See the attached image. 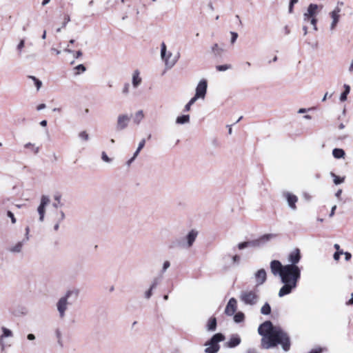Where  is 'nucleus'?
Returning a JSON list of instances; mask_svg holds the SVG:
<instances>
[{
    "instance_id": "28",
    "label": "nucleus",
    "mask_w": 353,
    "mask_h": 353,
    "mask_svg": "<svg viewBox=\"0 0 353 353\" xmlns=\"http://www.w3.org/2000/svg\"><path fill=\"white\" fill-rule=\"evenodd\" d=\"M28 79L32 80L33 83H34V85L36 86L37 88V90H39V89L41 88L42 86V82L41 81H40L39 79L36 78L34 76H28Z\"/></svg>"
},
{
    "instance_id": "60",
    "label": "nucleus",
    "mask_w": 353,
    "mask_h": 353,
    "mask_svg": "<svg viewBox=\"0 0 353 353\" xmlns=\"http://www.w3.org/2000/svg\"><path fill=\"white\" fill-rule=\"evenodd\" d=\"M322 349L321 348H317L312 350L309 353H321Z\"/></svg>"
},
{
    "instance_id": "41",
    "label": "nucleus",
    "mask_w": 353,
    "mask_h": 353,
    "mask_svg": "<svg viewBox=\"0 0 353 353\" xmlns=\"http://www.w3.org/2000/svg\"><path fill=\"white\" fill-rule=\"evenodd\" d=\"M170 266V263L168 261H165L163 264L162 273H164Z\"/></svg>"
},
{
    "instance_id": "34",
    "label": "nucleus",
    "mask_w": 353,
    "mask_h": 353,
    "mask_svg": "<svg viewBox=\"0 0 353 353\" xmlns=\"http://www.w3.org/2000/svg\"><path fill=\"white\" fill-rule=\"evenodd\" d=\"M244 319V314L242 312L236 313L234 316V320L236 323H241Z\"/></svg>"
},
{
    "instance_id": "21",
    "label": "nucleus",
    "mask_w": 353,
    "mask_h": 353,
    "mask_svg": "<svg viewBox=\"0 0 353 353\" xmlns=\"http://www.w3.org/2000/svg\"><path fill=\"white\" fill-rule=\"evenodd\" d=\"M190 122V115H182L179 116L176 119V123L177 124H185Z\"/></svg>"
},
{
    "instance_id": "33",
    "label": "nucleus",
    "mask_w": 353,
    "mask_h": 353,
    "mask_svg": "<svg viewBox=\"0 0 353 353\" xmlns=\"http://www.w3.org/2000/svg\"><path fill=\"white\" fill-rule=\"evenodd\" d=\"M216 70L218 71L223 72V71H225L227 70L231 69L232 68V65H230V64H225V65H216Z\"/></svg>"
},
{
    "instance_id": "64",
    "label": "nucleus",
    "mask_w": 353,
    "mask_h": 353,
    "mask_svg": "<svg viewBox=\"0 0 353 353\" xmlns=\"http://www.w3.org/2000/svg\"><path fill=\"white\" fill-rule=\"evenodd\" d=\"M348 70H349L350 72H353V60L352 61V62H351V63L350 65Z\"/></svg>"
},
{
    "instance_id": "56",
    "label": "nucleus",
    "mask_w": 353,
    "mask_h": 353,
    "mask_svg": "<svg viewBox=\"0 0 353 353\" xmlns=\"http://www.w3.org/2000/svg\"><path fill=\"white\" fill-rule=\"evenodd\" d=\"M232 261L234 263H238L240 261V256H238V255H234L233 257H232Z\"/></svg>"
},
{
    "instance_id": "2",
    "label": "nucleus",
    "mask_w": 353,
    "mask_h": 353,
    "mask_svg": "<svg viewBox=\"0 0 353 353\" xmlns=\"http://www.w3.org/2000/svg\"><path fill=\"white\" fill-rule=\"evenodd\" d=\"M258 333L262 336L261 346L263 349H271L278 345H281L285 352L290 348L289 334L281 327L273 325L270 321H266L259 325Z\"/></svg>"
},
{
    "instance_id": "1",
    "label": "nucleus",
    "mask_w": 353,
    "mask_h": 353,
    "mask_svg": "<svg viewBox=\"0 0 353 353\" xmlns=\"http://www.w3.org/2000/svg\"><path fill=\"white\" fill-rule=\"evenodd\" d=\"M301 258L300 250L294 249L288 255L287 265H282L278 260L270 262V266L272 274L279 276L283 286L278 292L279 297H283L291 294L296 290L301 279V270L297 265Z\"/></svg>"
},
{
    "instance_id": "63",
    "label": "nucleus",
    "mask_w": 353,
    "mask_h": 353,
    "mask_svg": "<svg viewBox=\"0 0 353 353\" xmlns=\"http://www.w3.org/2000/svg\"><path fill=\"white\" fill-rule=\"evenodd\" d=\"M246 353H257V351L254 348H250L246 351Z\"/></svg>"
},
{
    "instance_id": "47",
    "label": "nucleus",
    "mask_w": 353,
    "mask_h": 353,
    "mask_svg": "<svg viewBox=\"0 0 353 353\" xmlns=\"http://www.w3.org/2000/svg\"><path fill=\"white\" fill-rule=\"evenodd\" d=\"M313 17L310 16V15H308L306 13H305L303 14V21L304 23H309L310 19L312 18Z\"/></svg>"
},
{
    "instance_id": "15",
    "label": "nucleus",
    "mask_w": 353,
    "mask_h": 353,
    "mask_svg": "<svg viewBox=\"0 0 353 353\" xmlns=\"http://www.w3.org/2000/svg\"><path fill=\"white\" fill-rule=\"evenodd\" d=\"M236 310V300L234 298H231L225 309V313L228 316H232Z\"/></svg>"
},
{
    "instance_id": "35",
    "label": "nucleus",
    "mask_w": 353,
    "mask_h": 353,
    "mask_svg": "<svg viewBox=\"0 0 353 353\" xmlns=\"http://www.w3.org/2000/svg\"><path fill=\"white\" fill-rule=\"evenodd\" d=\"M145 144V140L144 139H143L139 143V145H138V148L136 150V151L134 152V156H138V154H139L140 151L143 149V148L144 147Z\"/></svg>"
},
{
    "instance_id": "62",
    "label": "nucleus",
    "mask_w": 353,
    "mask_h": 353,
    "mask_svg": "<svg viewBox=\"0 0 353 353\" xmlns=\"http://www.w3.org/2000/svg\"><path fill=\"white\" fill-rule=\"evenodd\" d=\"M333 258L335 261H339V258H340V255L336 252L334 255H333Z\"/></svg>"
},
{
    "instance_id": "14",
    "label": "nucleus",
    "mask_w": 353,
    "mask_h": 353,
    "mask_svg": "<svg viewBox=\"0 0 353 353\" xmlns=\"http://www.w3.org/2000/svg\"><path fill=\"white\" fill-rule=\"evenodd\" d=\"M340 12H341V8L338 6H336L333 11L330 12V17L332 19V21L330 25V29L333 30L335 27L336 26V24L338 23L339 19H340Z\"/></svg>"
},
{
    "instance_id": "42",
    "label": "nucleus",
    "mask_w": 353,
    "mask_h": 353,
    "mask_svg": "<svg viewBox=\"0 0 353 353\" xmlns=\"http://www.w3.org/2000/svg\"><path fill=\"white\" fill-rule=\"evenodd\" d=\"M309 23H310V24L313 26V28H314V30L315 31H316V30H317V27H316L317 20H316V19L314 17H313L310 19V22H309Z\"/></svg>"
},
{
    "instance_id": "9",
    "label": "nucleus",
    "mask_w": 353,
    "mask_h": 353,
    "mask_svg": "<svg viewBox=\"0 0 353 353\" xmlns=\"http://www.w3.org/2000/svg\"><path fill=\"white\" fill-rule=\"evenodd\" d=\"M130 121V117L127 114H120L117 117L116 128L121 131L125 129Z\"/></svg>"
},
{
    "instance_id": "36",
    "label": "nucleus",
    "mask_w": 353,
    "mask_h": 353,
    "mask_svg": "<svg viewBox=\"0 0 353 353\" xmlns=\"http://www.w3.org/2000/svg\"><path fill=\"white\" fill-rule=\"evenodd\" d=\"M54 200L55 202L52 204L54 208H58L63 205L61 202V195H55Z\"/></svg>"
},
{
    "instance_id": "5",
    "label": "nucleus",
    "mask_w": 353,
    "mask_h": 353,
    "mask_svg": "<svg viewBox=\"0 0 353 353\" xmlns=\"http://www.w3.org/2000/svg\"><path fill=\"white\" fill-rule=\"evenodd\" d=\"M275 236L276 235L273 234H265L258 239L240 243L238 244L237 247L239 250H243L248 247L261 246Z\"/></svg>"
},
{
    "instance_id": "6",
    "label": "nucleus",
    "mask_w": 353,
    "mask_h": 353,
    "mask_svg": "<svg viewBox=\"0 0 353 353\" xmlns=\"http://www.w3.org/2000/svg\"><path fill=\"white\" fill-rule=\"evenodd\" d=\"M239 299L241 302L248 305H254L259 299L256 290H243L241 292Z\"/></svg>"
},
{
    "instance_id": "7",
    "label": "nucleus",
    "mask_w": 353,
    "mask_h": 353,
    "mask_svg": "<svg viewBox=\"0 0 353 353\" xmlns=\"http://www.w3.org/2000/svg\"><path fill=\"white\" fill-rule=\"evenodd\" d=\"M198 235V232L192 230L188 234L179 239H176L174 246H179L183 248H190L193 245Z\"/></svg>"
},
{
    "instance_id": "48",
    "label": "nucleus",
    "mask_w": 353,
    "mask_h": 353,
    "mask_svg": "<svg viewBox=\"0 0 353 353\" xmlns=\"http://www.w3.org/2000/svg\"><path fill=\"white\" fill-rule=\"evenodd\" d=\"M298 2V0H290V6H289V12L291 13L292 12L293 6Z\"/></svg>"
},
{
    "instance_id": "24",
    "label": "nucleus",
    "mask_w": 353,
    "mask_h": 353,
    "mask_svg": "<svg viewBox=\"0 0 353 353\" xmlns=\"http://www.w3.org/2000/svg\"><path fill=\"white\" fill-rule=\"evenodd\" d=\"M318 8V6L316 4H310L305 12L307 14L310 15L312 17H314L316 14V10Z\"/></svg>"
},
{
    "instance_id": "50",
    "label": "nucleus",
    "mask_w": 353,
    "mask_h": 353,
    "mask_svg": "<svg viewBox=\"0 0 353 353\" xmlns=\"http://www.w3.org/2000/svg\"><path fill=\"white\" fill-rule=\"evenodd\" d=\"M29 232H30V228L28 226H27L26 228L25 239H23L26 241H28L30 239Z\"/></svg>"
},
{
    "instance_id": "43",
    "label": "nucleus",
    "mask_w": 353,
    "mask_h": 353,
    "mask_svg": "<svg viewBox=\"0 0 353 353\" xmlns=\"http://www.w3.org/2000/svg\"><path fill=\"white\" fill-rule=\"evenodd\" d=\"M7 215H8V217L10 218L12 223L14 224V223H16L17 220H16V219H15V217L14 216V214L12 212L8 211Z\"/></svg>"
},
{
    "instance_id": "18",
    "label": "nucleus",
    "mask_w": 353,
    "mask_h": 353,
    "mask_svg": "<svg viewBox=\"0 0 353 353\" xmlns=\"http://www.w3.org/2000/svg\"><path fill=\"white\" fill-rule=\"evenodd\" d=\"M1 330H2L3 334L0 336V346L1 347V350H3L5 348V345H4V342H3L4 338L12 337L13 334H12V332L10 330H9L5 327H2Z\"/></svg>"
},
{
    "instance_id": "10",
    "label": "nucleus",
    "mask_w": 353,
    "mask_h": 353,
    "mask_svg": "<svg viewBox=\"0 0 353 353\" xmlns=\"http://www.w3.org/2000/svg\"><path fill=\"white\" fill-rule=\"evenodd\" d=\"M50 199L48 196L43 195L41 198V203L37 208V212L39 214V221H43L46 212V207L49 204Z\"/></svg>"
},
{
    "instance_id": "25",
    "label": "nucleus",
    "mask_w": 353,
    "mask_h": 353,
    "mask_svg": "<svg viewBox=\"0 0 353 353\" xmlns=\"http://www.w3.org/2000/svg\"><path fill=\"white\" fill-rule=\"evenodd\" d=\"M330 176L333 178V181L335 185H339L341 183H343L345 179V176H339L334 172H330Z\"/></svg>"
},
{
    "instance_id": "39",
    "label": "nucleus",
    "mask_w": 353,
    "mask_h": 353,
    "mask_svg": "<svg viewBox=\"0 0 353 353\" xmlns=\"http://www.w3.org/2000/svg\"><path fill=\"white\" fill-rule=\"evenodd\" d=\"M24 46H25V41H24V39H21L17 46V49L19 51V54H21L22 49L24 48Z\"/></svg>"
},
{
    "instance_id": "57",
    "label": "nucleus",
    "mask_w": 353,
    "mask_h": 353,
    "mask_svg": "<svg viewBox=\"0 0 353 353\" xmlns=\"http://www.w3.org/2000/svg\"><path fill=\"white\" fill-rule=\"evenodd\" d=\"M46 104H45V103H41V104H39V105L37 107V110L38 111H40V110H43V109H44V108H46Z\"/></svg>"
},
{
    "instance_id": "52",
    "label": "nucleus",
    "mask_w": 353,
    "mask_h": 353,
    "mask_svg": "<svg viewBox=\"0 0 353 353\" xmlns=\"http://www.w3.org/2000/svg\"><path fill=\"white\" fill-rule=\"evenodd\" d=\"M70 21V17H69L68 15H66V16L65 17L64 21H63V26H62V27H63H63H65V26H66V24H67Z\"/></svg>"
},
{
    "instance_id": "13",
    "label": "nucleus",
    "mask_w": 353,
    "mask_h": 353,
    "mask_svg": "<svg viewBox=\"0 0 353 353\" xmlns=\"http://www.w3.org/2000/svg\"><path fill=\"white\" fill-rule=\"evenodd\" d=\"M254 279L256 286L263 285L267 279V273L264 269H260L254 274Z\"/></svg>"
},
{
    "instance_id": "58",
    "label": "nucleus",
    "mask_w": 353,
    "mask_h": 353,
    "mask_svg": "<svg viewBox=\"0 0 353 353\" xmlns=\"http://www.w3.org/2000/svg\"><path fill=\"white\" fill-rule=\"evenodd\" d=\"M137 156H134V154L133 157L127 161V165L128 166L130 165V164L134 161V159L137 158Z\"/></svg>"
},
{
    "instance_id": "59",
    "label": "nucleus",
    "mask_w": 353,
    "mask_h": 353,
    "mask_svg": "<svg viewBox=\"0 0 353 353\" xmlns=\"http://www.w3.org/2000/svg\"><path fill=\"white\" fill-rule=\"evenodd\" d=\"M342 194V190L341 189H339L338 190V191L335 193V196L338 199H341V195Z\"/></svg>"
},
{
    "instance_id": "16",
    "label": "nucleus",
    "mask_w": 353,
    "mask_h": 353,
    "mask_svg": "<svg viewBox=\"0 0 353 353\" xmlns=\"http://www.w3.org/2000/svg\"><path fill=\"white\" fill-rule=\"evenodd\" d=\"M142 83V78L140 75V71L135 70L132 74V84L134 88H137Z\"/></svg>"
},
{
    "instance_id": "61",
    "label": "nucleus",
    "mask_w": 353,
    "mask_h": 353,
    "mask_svg": "<svg viewBox=\"0 0 353 353\" xmlns=\"http://www.w3.org/2000/svg\"><path fill=\"white\" fill-rule=\"evenodd\" d=\"M27 338L28 340L30 341H32V340H34L35 339V336L33 334H29L28 336H27Z\"/></svg>"
},
{
    "instance_id": "40",
    "label": "nucleus",
    "mask_w": 353,
    "mask_h": 353,
    "mask_svg": "<svg viewBox=\"0 0 353 353\" xmlns=\"http://www.w3.org/2000/svg\"><path fill=\"white\" fill-rule=\"evenodd\" d=\"M101 159L104 162L110 163L112 161V159L108 157L107 154L105 152H102L101 153Z\"/></svg>"
},
{
    "instance_id": "45",
    "label": "nucleus",
    "mask_w": 353,
    "mask_h": 353,
    "mask_svg": "<svg viewBox=\"0 0 353 353\" xmlns=\"http://www.w3.org/2000/svg\"><path fill=\"white\" fill-rule=\"evenodd\" d=\"M231 35H232L231 43L233 44L236 41V39L238 37V34L236 32H231Z\"/></svg>"
},
{
    "instance_id": "20",
    "label": "nucleus",
    "mask_w": 353,
    "mask_h": 353,
    "mask_svg": "<svg viewBox=\"0 0 353 353\" xmlns=\"http://www.w3.org/2000/svg\"><path fill=\"white\" fill-rule=\"evenodd\" d=\"M144 118L143 111L140 110H138L134 115L133 122L136 125H139L143 119Z\"/></svg>"
},
{
    "instance_id": "44",
    "label": "nucleus",
    "mask_w": 353,
    "mask_h": 353,
    "mask_svg": "<svg viewBox=\"0 0 353 353\" xmlns=\"http://www.w3.org/2000/svg\"><path fill=\"white\" fill-rule=\"evenodd\" d=\"M154 289H152V288H150L149 290L148 291L145 292V298L147 299H149L152 295V290Z\"/></svg>"
},
{
    "instance_id": "51",
    "label": "nucleus",
    "mask_w": 353,
    "mask_h": 353,
    "mask_svg": "<svg viewBox=\"0 0 353 353\" xmlns=\"http://www.w3.org/2000/svg\"><path fill=\"white\" fill-rule=\"evenodd\" d=\"M201 99L200 97H197L196 94L189 101V103L192 105L197 99Z\"/></svg>"
},
{
    "instance_id": "32",
    "label": "nucleus",
    "mask_w": 353,
    "mask_h": 353,
    "mask_svg": "<svg viewBox=\"0 0 353 353\" xmlns=\"http://www.w3.org/2000/svg\"><path fill=\"white\" fill-rule=\"evenodd\" d=\"M24 147L26 148H31L33 152H34V154H37L39 151V147H36L34 145V144L33 143H27L24 145Z\"/></svg>"
},
{
    "instance_id": "29",
    "label": "nucleus",
    "mask_w": 353,
    "mask_h": 353,
    "mask_svg": "<svg viewBox=\"0 0 353 353\" xmlns=\"http://www.w3.org/2000/svg\"><path fill=\"white\" fill-rule=\"evenodd\" d=\"M65 219V214L63 211H60L59 212V216L58 218L57 223L54 225V230L55 231L59 230V223Z\"/></svg>"
},
{
    "instance_id": "22",
    "label": "nucleus",
    "mask_w": 353,
    "mask_h": 353,
    "mask_svg": "<svg viewBox=\"0 0 353 353\" xmlns=\"http://www.w3.org/2000/svg\"><path fill=\"white\" fill-rule=\"evenodd\" d=\"M216 328V319L214 317L210 318L207 325L208 331H214Z\"/></svg>"
},
{
    "instance_id": "49",
    "label": "nucleus",
    "mask_w": 353,
    "mask_h": 353,
    "mask_svg": "<svg viewBox=\"0 0 353 353\" xmlns=\"http://www.w3.org/2000/svg\"><path fill=\"white\" fill-rule=\"evenodd\" d=\"M129 87H130V85L129 83H125L123 86V93L125 94H128V92H129Z\"/></svg>"
},
{
    "instance_id": "4",
    "label": "nucleus",
    "mask_w": 353,
    "mask_h": 353,
    "mask_svg": "<svg viewBox=\"0 0 353 353\" xmlns=\"http://www.w3.org/2000/svg\"><path fill=\"white\" fill-rule=\"evenodd\" d=\"M225 336L221 333H217L212 336V337L205 342V353H217L220 349L219 342L224 341Z\"/></svg>"
},
{
    "instance_id": "11",
    "label": "nucleus",
    "mask_w": 353,
    "mask_h": 353,
    "mask_svg": "<svg viewBox=\"0 0 353 353\" xmlns=\"http://www.w3.org/2000/svg\"><path fill=\"white\" fill-rule=\"evenodd\" d=\"M208 82L205 79H201L196 85L195 94L197 97L204 99L207 92Z\"/></svg>"
},
{
    "instance_id": "23",
    "label": "nucleus",
    "mask_w": 353,
    "mask_h": 353,
    "mask_svg": "<svg viewBox=\"0 0 353 353\" xmlns=\"http://www.w3.org/2000/svg\"><path fill=\"white\" fill-rule=\"evenodd\" d=\"M332 155L336 159H341L345 156V152L343 149L334 148L332 150Z\"/></svg>"
},
{
    "instance_id": "55",
    "label": "nucleus",
    "mask_w": 353,
    "mask_h": 353,
    "mask_svg": "<svg viewBox=\"0 0 353 353\" xmlns=\"http://www.w3.org/2000/svg\"><path fill=\"white\" fill-rule=\"evenodd\" d=\"M336 209V205H334L332 209H331V212L329 214V216L330 217H332L334 215V213H335V210Z\"/></svg>"
},
{
    "instance_id": "8",
    "label": "nucleus",
    "mask_w": 353,
    "mask_h": 353,
    "mask_svg": "<svg viewBox=\"0 0 353 353\" xmlns=\"http://www.w3.org/2000/svg\"><path fill=\"white\" fill-rule=\"evenodd\" d=\"M161 57L164 61L165 65L168 68H172L177 62L179 54L172 57L171 52H167L166 46L164 42L161 44Z\"/></svg>"
},
{
    "instance_id": "54",
    "label": "nucleus",
    "mask_w": 353,
    "mask_h": 353,
    "mask_svg": "<svg viewBox=\"0 0 353 353\" xmlns=\"http://www.w3.org/2000/svg\"><path fill=\"white\" fill-rule=\"evenodd\" d=\"M344 255H345V259L346 261H350V259L352 257V254L350 252H345L344 253Z\"/></svg>"
},
{
    "instance_id": "46",
    "label": "nucleus",
    "mask_w": 353,
    "mask_h": 353,
    "mask_svg": "<svg viewBox=\"0 0 353 353\" xmlns=\"http://www.w3.org/2000/svg\"><path fill=\"white\" fill-rule=\"evenodd\" d=\"M55 334H56V336H57V338L58 339V343H61V330H59V329L56 330Z\"/></svg>"
},
{
    "instance_id": "26",
    "label": "nucleus",
    "mask_w": 353,
    "mask_h": 353,
    "mask_svg": "<svg viewBox=\"0 0 353 353\" xmlns=\"http://www.w3.org/2000/svg\"><path fill=\"white\" fill-rule=\"evenodd\" d=\"M345 90L341 93L340 96V100L341 101H345L347 99V96L350 93V87L348 85H344Z\"/></svg>"
},
{
    "instance_id": "3",
    "label": "nucleus",
    "mask_w": 353,
    "mask_h": 353,
    "mask_svg": "<svg viewBox=\"0 0 353 353\" xmlns=\"http://www.w3.org/2000/svg\"><path fill=\"white\" fill-rule=\"evenodd\" d=\"M79 290L76 289L68 290L65 294L60 297L57 302L56 307L60 319L65 316V312L68 307L72 304V301L77 300L79 296Z\"/></svg>"
},
{
    "instance_id": "38",
    "label": "nucleus",
    "mask_w": 353,
    "mask_h": 353,
    "mask_svg": "<svg viewBox=\"0 0 353 353\" xmlns=\"http://www.w3.org/2000/svg\"><path fill=\"white\" fill-rule=\"evenodd\" d=\"M161 276H158V277H155L152 281V284L150 285V288H152V289H154L156 288V287L159 285V283L161 282Z\"/></svg>"
},
{
    "instance_id": "37",
    "label": "nucleus",
    "mask_w": 353,
    "mask_h": 353,
    "mask_svg": "<svg viewBox=\"0 0 353 353\" xmlns=\"http://www.w3.org/2000/svg\"><path fill=\"white\" fill-rule=\"evenodd\" d=\"M77 72H75L76 75L79 74L81 72H83L85 71L86 68L83 64H79L74 68Z\"/></svg>"
},
{
    "instance_id": "12",
    "label": "nucleus",
    "mask_w": 353,
    "mask_h": 353,
    "mask_svg": "<svg viewBox=\"0 0 353 353\" xmlns=\"http://www.w3.org/2000/svg\"><path fill=\"white\" fill-rule=\"evenodd\" d=\"M283 196L286 199L288 206L292 210H295L296 209V203L298 201V197L289 192H284L283 193Z\"/></svg>"
},
{
    "instance_id": "17",
    "label": "nucleus",
    "mask_w": 353,
    "mask_h": 353,
    "mask_svg": "<svg viewBox=\"0 0 353 353\" xmlns=\"http://www.w3.org/2000/svg\"><path fill=\"white\" fill-rule=\"evenodd\" d=\"M241 342V337L238 334H233L231 336L229 341L225 343V346L229 348H234L238 346Z\"/></svg>"
},
{
    "instance_id": "31",
    "label": "nucleus",
    "mask_w": 353,
    "mask_h": 353,
    "mask_svg": "<svg viewBox=\"0 0 353 353\" xmlns=\"http://www.w3.org/2000/svg\"><path fill=\"white\" fill-rule=\"evenodd\" d=\"M78 137L80 139L85 141H88L90 138L89 134L87 133L85 130L81 131L79 133Z\"/></svg>"
},
{
    "instance_id": "30",
    "label": "nucleus",
    "mask_w": 353,
    "mask_h": 353,
    "mask_svg": "<svg viewBox=\"0 0 353 353\" xmlns=\"http://www.w3.org/2000/svg\"><path fill=\"white\" fill-rule=\"evenodd\" d=\"M212 51L214 53L215 55H221V53L223 52V50L220 48L217 43H215L212 47Z\"/></svg>"
},
{
    "instance_id": "19",
    "label": "nucleus",
    "mask_w": 353,
    "mask_h": 353,
    "mask_svg": "<svg viewBox=\"0 0 353 353\" xmlns=\"http://www.w3.org/2000/svg\"><path fill=\"white\" fill-rule=\"evenodd\" d=\"M26 241L23 240L21 241H19L17 242L15 245H14L13 246H11L10 248H9V251L10 252H12V253H20L22 250V248H23V244L26 243Z\"/></svg>"
},
{
    "instance_id": "27",
    "label": "nucleus",
    "mask_w": 353,
    "mask_h": 353,
    "mask_svg": "<svg viewBox=\"0 0 353 353\" xmlns=\"http://www.w3.org/2000/svg\"><path fill=\"white\" fill-rule=\"evenodd\" d=\"M261 313L263 315H268L271 313V307L268 303H265L261 307Z\"/></svg>"
},
{
    "instance_id": "53",
    "label": "nucleus",
    "mask_w": 353,
    "mask_h": 353,
    "mask_svg": "<svg viewBox=\"0 0 353 353\" xmlns=\"http://www.w3.org/2000/svg\"><path fill=\"white\" fill-rule=\"evenodd\" d=\"M73 54L75 59H78L82 56V52L81 50H78L76 52H74Z\"/></svg>"
}]
</instances>
